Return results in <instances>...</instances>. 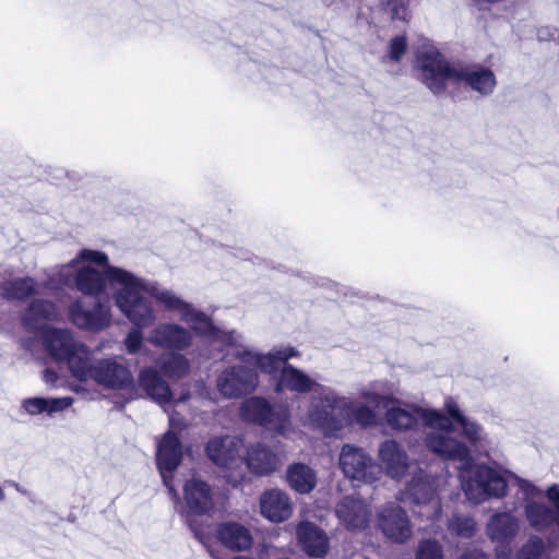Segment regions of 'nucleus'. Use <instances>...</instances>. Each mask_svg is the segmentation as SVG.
Listing matches in <instances>:
<instances>
[{
	"label": "nucleus",
	"instance_id": "1",
	"mask_svg": "<svg viewBox=\"0 0 559 559\" xmlns=\"http://www.w3.org/2000/svg\"><path fill=\"white\" fill-rule=\"evenodd\" d=\"M397 385L388 379L368 382L359 391L361 399L382 406L384 421L397 432L417 430L424 427V441L436 455L460 463L459 477L462 489L474 503L489 498H502L507 493V479L503 473L486 464H473L471 449L454 435L453 419L456 424L464 418L455 399L444 400L445 416L438 409L401 401Z\"/></svg>",
	"mask_w": 559,
	"mask_h": 559
},
{
	"label": "nucleus",
	"instance_id": "2",
	"mask_svg": "<svg viewBox=\"0 0 559 559\" xmlns=\"http://www.w3.org/2000/svg\"><path fill=\"white\" fill-rule=\"evenodd\" d=\"M58 276L60 285L90 298H99L108 283L116 307L132 323L152 325L156 321L154 308L142 296L150 281L110 265L108 255L103 251L82 249L69 263L60 265Z\"/></svg>",
	"mask_w": 559,
	"mask_h": 559
},
{
	"label": "nucleus",
	"instance_id": "3",
	"mask_svg": "<svg viewBox=\"0 0 559 559\" xmlns=\"http://www.w3.org/2000/svg\"><path fill=\"white\" fill-rule=\"evenodd\" d=\"M361 388L362 385L359 389ZM358 396L360 395L358 394ZM359 399L361 400V397ZM377 408H382V406H376L369 401L367 403L353 402L349 397L341 395L335 389L320 384L310 393L307 412L300 421L304 426L319 430L324 436H334L344 428V419L336 412L345 413L347 418L358 426L369 428L378 424Z\"/></svg>",
	"mask_w": 559,
	"mask_h": 559
},
{
	"label": "nucleus",
	"instance_id": "4",
	"mask_svg": "<svg viewBox=\"0 0 559 559\" xmlns=\"http://www.w3.org/2000/svg\"><path fill=\"white\" fill-rule=\"evenodd\" d=\"M417 67L424 83L435 94L443 92L449 84H455L487 96L497 85L496 75L489 68L479 64L452 68L433 46H423L418 50Z\"/></svg>",
	"mask_w": 559,
	"mask_h": 559
},
{
	"label": "nucleus",
	"instance_id": "5",
	"mask_svg": "<svg viewBox=\"0 0 559 559\" xmlns=\"http://www.w3.org/2000/svg\"><path fill=\"white\" fill-rule=\"evenodd\" d=\"M146 294L165 310L177 313L179 319L189 325L187 329L192 334L205 336L211 343H217L226 350L231 345L230 336L238 333L237 330L225 331L216 328L206 313L157 282L150 281L146 286Z\"/></svg>",
	"mask_w": 559,
	"mask_h": 559
},
{
	"label": "nucleus",
	"instance_id": "6",
	"mask_svg": "<svg viewBox=\"0 0 559 559\" xmlns=\"http://www.w3.org/2000/svg\"><path fill=\"white\" fill-rule=\"evenodd\" d=\"M74 366V378L80 381H93L109 390H126L133 386L134 379L131 370L118 357L88 358L82 365Z\"/></svg>",
	"mask_w": 559,
	"mask_h": 559
},
{
	"label": "nucleus",
	"instance_id": "7",
	"mask_svg": "<svg viewBox=\"0 0 559 559\" xmlns=\"http://www.w3.org/2000/svg\"><path fill=\"white\" fill-rule=\"evenodd\" d=\"M240 415L243 420L258 424L284 438H289L295 432L288 407L272 406L266 399L261 396L246 399L241 403Z\"/></svg>",
	"mask_w": 559,
	"mask_h": 559
},
{
	"label": "nucleus",
	"instance_id": "8",
	"mask_svg": "<svg viewBox=\"0 0 559 559\" xmlns=\"http://www.w3.org/2000/svg\"><path fill=\"white\" fill-rule=\"evenodd\" d=\"M338 465L344 476L353 481L372 485L381 479V467L360 447L344 444L341 448Z\"/></svg>",
	"mask_w": 559,
	"mask_h": 559
},
{
	"label": "nucleus",
	"instance_id": "9",
	"mask_svg": "<svg viewBox=\"0 0 559 559\" xmlns=\"http://www.w3.org/2000/svg\"><path fill=\"white\" fill-rule=\"evenodd\" d=\"M70 321L79 329L102 331L111 324V307L100 298L81 297L68 309Z\"/></svg>",
	"mask_w": 559,
	"mask_h": 559
},
{
	"label": "nucleus",
	"instance_id": "10",
	"mask_svg": "<svg viewBox=\"0 0 559 559\" xmlns=\"http://www.w3.org/2000/svg\"><path fill=\"white\" fill-rule=\"evenodd\" d=\"M44 344L48 353L59 361H66L74 377V362L82 365L88 358L90 349L74 338L69 329L49 328L44 333Z\"/></svg>",
	"mask_w": 559,
	"mask_h": 559
},
{
	"label": "nucleus",
	"instance_id": "11",
	"mask_svg": "<svg viewBox=\"0 0 559 559\" xmlns=\"http://www.w3.org/2000/svg\"><path fill=\"white\" fill-rule=\"evenodd\" d=\"M447 483L445 477L431 478L421 469L413 474L412 479L406 484L405 489L401 491L399 499L404 503L415 506L431 504L433 515L439 516L441 508L437 500V495L442 490L441 485Z\"/></svg>",
	"mask_w": 559,
	"mask_h": 559
},
{
	"label": "nucleus",
	"instance_id": "12",
	"mask_svg": "<svg viewBox=\"0 0 559 559\" xmlns=\"http://www.w3.org/2000/svg\"><path fill=\"white\" fill-rule=\"evenodd\" d=\"M182 460L181 442L173 431H166L157 442L156 463L164 485L175 503L180 502V497L173 484V472Z\"/></svg>",
	"mask_w": 559,
	"mask_h": 559
},
{
	"label": "nucleus",
	"instance_id": "13",
	"mask_svg": "<svg viewBox=\"0 0 559 559\" xmlns=\"http://www.w3.org/2000/svg\"><path fill=\"white\" fill-rule=\"evenodd\" d=\"M545 496L550 506L537 500H528L524 503V516L532 530L535 532H546L554 525L559 528V485L549 486ZM559 545V537H558Z\"/></svg>",
	"mask_w": 559,
	"mask_h": 559
},
{
	"label": "nucleus",
	"instance_id": "14",
	"mask_svg": "<svg viewBox=\"0 0 559 559\" xmlns=\"http://www.w3.org/2000/svg\"><path fill=\"white\" fill-rule=\"evenodd\" d=\"M259 385V373L243 365L225 368L216 379L218 392L226 399H238L253 392Z\"/></svg>",
	"mask_w": 559,
	"mask_h": 559
},
{
	"label": "nucleus",
	"instance_id": "15",
	"mask_svg": "<svg viewBox=\"0 0 559 559\" xmlns=\"http://www.w3.org/2000/svg\"><path fill=\"white\" fill-rule=\"evenodd\" d=\"M377 522L383 535L394 543L403 544L412 536L409 519L396 502L380 507L377 511Z\"/></svg>",
	"mask_w": 559,
	"mask_h": 559
},
{
	"label": "nucleus",
	"instance_id": "16",
	"mask_svg": "<svg viewBox=\"0 0 559 559\" xmlns=\"http://www.w3.org/2000/svg\"><path fill=\"white\" fill-rule=\"evenodd\" d=\"M378 465L393 480H402L411 469V460L404 447L393 439H386L378 448Z\"/></svg>",
	"mask_w": 559,
	"mask_h": 559
},
{
	"label": "nucleus",
	"instance_id": "17",
	"mask_svg": "<svg viewBox=\"0 0 559 559\" xmlns=\"http://www.w3.org/2000/svg\"><path fill=\"white\" fill-rule=\"evenodd\" d=\"M230 338L231 345L227 354L241 362L254 365L260 371L270 376L277 373L281 364L273 348L265 354L258 352L247 345L246 338L240 332Z\"/></svg>",
	"mask_w": 559,
	"mask_h": 559
},
{
	"label": "nucleus",
	"instance_id": "18",
	"mask_svg": "<svg viewBox=\"0 0 559 559\" xmlns=\"http://www.w3.org/2000/svg\"><path fill=\"white\" fill-rule=\"evenodd\" d=\"M242 448L243 441L238 437H214L206 444V453L215 465L236 468L243 463Z\"/></svg>",
	"mask_w": 559,
	"mask_h": 559
},
{
	"label": "nucleus",
	"instance_id": "19",
	"mask_svg": "<svg viewBox=\"0 0 559 559\" xmlns=\"http://www.w3.org/2000/svg\"><path fill=\"white\" fill-rule=\"evenodd\" d=\"M148 342L157 347L185 350L193 343V334L176 322L158 323L150 333Z\"/></svg>",
	"mask_w": 559,
	"mask_h": 559
},
{
	"label": "nucleus",
	"instance_id": "20",
	"mask_svg": "<svg viewBox=\"0 0 559 559\" xmlns=\"http://www.w3.org/2000/svg\"><path fill=\"white\" fill-rule=\"evenodd\" d=\"M335 514L347 530L361 531L368 526L371 511L359 497L346 496L336 504Z\"/></svg>",
	"mask_w": 559,
	"mask_h": 559
},
{
	"label": "nucleus",
	"instance_id": "21",
	"mask_svg": "<svg viewBox=\"0 0 559 559\" xmlns=\"http://www.w3.org/2000/svg\"><path fill=\"white\" fill-rule=\"evenodd\" d=\"M260 512L273 523L287 521L293 514V503L287 492L281 489H269L260 496Z\"/></svg>",
	"mask_w": 559,
	"mask_h": 559
},
{
	"label": "nucleus",
	"instance_id": "22",
	"mask_svg": "<svg viewBox=\"0 0 559 559\" xmlns=\"http://www.w3.org/2000/svg\"><path fill=\"white\" fill-rule=\"evenodd\" d=\"M520 527V519L511 511L497 512L489 519L486 525V534L491 542L509 546L519 534Z\"/></svg>",
	"mask_w": 559,
	"mask_h": 559
},
{
	"label": "nucleus",
	"instance_id": "23",
	"mask_svg": "<svg viewBox=\"0 0 559 559\" xmlns=\"http://www.w3.org/2000/svg\"><path fill=\"white\" fill-rule=\"evenodd\" d=\"M183 492L185 501L190 513L189 516L207 514L213 509L214 502L210 486L206 483L192 477L186 481ZM191 521L195 523L191 518H189V523ZM194 525L198 527L197 524Z\"/></svg>",
	"mask_w": 559,
	"mask_h": 559
},
{
	"label": "nucleus",
	"instance_id": "24",
	"mask_svg": "<svg viewBox=\"0 0 559 559\" xmlns=\"http://www.w3.org/2000/svg\"><path fill=\"white\" fill-rule=\"evenodd\" d=\"M321 383H318L301 369L286 364L280 370L274 390L276 393L288 390L290 392L302 394L311 393Z\"/></svg>",
	"mask_w": 559,
	"mask_h": 559
},
{
	"label": "nucleus",
	"instance_id": "25",
	"mask_svg": "<svg viewBox=\"0 0 559 559\" xmlns=\"http://www.w3.org/2000/svg\"><path fill=\"white\" fill-rule=\"evenodd\" d=\"M139 386L145 391L147 396L159 404L165 412L166 405L170 402L171 391L168 383L160 377L154 367L142 369L138 378Z\"/></svg>",
	"mask_w": 559,
	"mask_h": 559
},
{
	"label": "nucleus",
	"instance_id": "26",
	"mask_svg": "<svg viewBox=\"0 0 559 559\" xmlns=\"http://www.w3.org/2000/svg\"><path fill=\"white\" fill-rule=\"evenodd\" d=\"M216 535L223 546L234 551L248 550L253 543L249 528L234 521L221 523Z\"/></svg>",
	"mask_w": 559,
	"mask_h": 559
},
{
	"label": "nucleus",
	"instance_id": "27",
	"mask_svg": "<svg viewBox=\"0 0 559 559\" xmlns=\"http://www.w3.org/2000/svg\"><path fill=\"white\" fill-rule=\"evenodd\" d=\"M58 310L56 306L45 299H35L22 314L23 326L32 332L41 330L47 322L56 320Z\"/></svg>",
	"mask_w": 559,
	"mask_h": 559
},
{
	"label": "nucleus",
	"instance_id": "28",
	"mask_svg": "<svg viewBox=\"0 0 559 559\" xmlns=\"http://www.w3.org/2000/svg\"><path fill=\"white\" fill-rule=\"evenodd\" d=\"M297 536L302 549L310 556L322 558L329 550L325 533L309 522H302L297 527Z\"/></svg>",
	"mask_w": 559,
	"mask_h": 559
},
{
	"label": "nucleus",
	"instance_id": "29",
	"mask_svg": "<svg viewBox=\"0 0 559 559\" xmlns=\"http://www.w3.org/2000/svg\"><path fill=\"white\" fill-rule=\"evenodd\" d=\"M246 463L253 473L267 475L280 466L281 460L265 444L257 442L247 449Z\"/></svg>",
	"mask_w": 559,
	"mask_h": 559
},
{
	"label": "nucleus",
	"instance_id": "30",
	"mask_svg": "<svg viewBox=\"0 0 559 559\" xmlns=\"http://www.w3.org/2000/svg\"><path fill=\"white\" fill-rule=\"evenodd\" d=\"M74 402L71 396L63 397H28L22 402V408L31 416L46 414L52 416L69 408Z\"/></svg>",
	"mask_w": 559,
	"mask_h": 559
},
{
	"label": "nucleus",
	"instance_id": "31",
	"mask_svg": "<svg viewBox=\"0 0 559 559\" xmlns=\"http://www.w3.org/2000/svg\"><path fill=\"white\" fill-rule=\"evenodd\" d=\"M286 477L290 488L299 493H309L317 485L316 472L304 463L290 465Z\"/></svg>",
	"mask_w": 559,
	"mask_h": 559
},
{
	"label": "nucleus",
	"instance_id": "32",
	"mask_svg": "<svg viewBox=\"0 0 559 559\" xmlns=\"http://www.w3.org/2000/svg\"><path fill=\"white\" fill-rule=\"evenodd\" d=\"M37 286L32 277L8 280L0 285V296L7 300H22L35 294Z\"/></svg>",
	"mask_w": 559,
	"mask_h": 559
},
{
	"label": "nucleus",
	"instance_id": "33",
	"mask_svg": "<svg viewBox=\"0 0 559 559\" xmlns=\"http://www.w3.org/2000/svg\"><path fill=\"white\" fill-rule=\"evenodd\" d=\"M516 559H549L546 540L539 535L531 534L516 551Z\"/></svg>",
	"mask_w": 559,
	"mask_h": 559
},
{
	"label": "nucleus",
	"instance_id": "34",
	"mask_svg": "<svg viewBox=\"0 0 559 559\" xmlns=\"http://www.w3.org/2000/svg\"><path fill=\"white\" fill-rule=\"evenodd\" d=\"M160 368L169 378H182L189 371V360L181 354L170 353L163 357Z\"/></svg>",
	"mask_w": 559,
	"mask_h": 559
},
{
	"label": "nucleus",
	"instance_id": "35",
	"mask_svg": "<svg viewBox=\"0 0 559 559\" xmlns=\"http://www.w3.org/2000/svg\"><path fill=\"white\" fill-rule=\"evenodd\" d=\"M457 425L461 427L462 435L464 436V438L473 447L478 448L484 445L486 435L484 432L483 427L478 423L465 416L464 418H461Z\"/></svg>",
	"mask_w": 559,
	"mask_h": 559
},
{
	"label": "nucleus",
	"instance_id": "36",
	"mask_svg": "<svg viewBox=\"0 0 559 559\" xmlns=\"http://www.w3.org/2000/svg\"><path fill=\"white\" fill-rule=\"evenodd\" d=\"M450 533L461 538H471L476 531V523L468 515L454 514L448 523Z\"/></svg>",
	"mask_w": 559,
	"mask_h": 559
},
{
	"label": "nucleus",
	"instance_id": "37",
	"mask_svg": "<svg viewBox=\"0 0 559 559\" xmlns=\"http://www.w3.org/2000/svg\"><path fill=\"white\" fill-rule=\"evenodd\" d=\"M134 328H132L127 336L123 340V347L129 355L140 354L143 349V328H147L148 325H138L135 323Z\"/></svg>",
	"mask_w": 559,
	"mask_h": 559
},
{
	"label": "nucleus",
	"instance_id": "38",
	"mask_svg": "<svg viewBox=\"0 0 559 559\" xmlns=\"http://www.w3.org/2000/svg\"><path fill=\"white\" fill-rule=\"evenodd\" d=\"M443 551L441 545L431 539L423 540L418 545L416 559H442Z\"/></svg>",
	"mask_w": 559,
	"mask_h": 559
},
{
	"label": "nucleus",
	"instance_id": "39",
	"mask_svg": "<svg viewBox=\"0 0 559 559\" xmlns=\"http://www.w3.org/2000/svg\"><path fill=\"white\" fill-rule=\"evenodd\" d=\"M406 48L407 44L405 36H396L392 38L390 41L388 57L390 58V60L397 62L405 53Z\"/></svg>",
	"mask_w": 559,
	"mask_h": 559
},
{
	"label": "nucleus",
	"instance_id": "40",
	"mask_svg": "<svg viewBox=\"0 0 559 559\" xmlns=\"http://www.w3.org/2000/svg\"><path fill=\"white\" fill-rule=\"evenodd\" d=\"M280 364L286 365V362L295 357H299L300 353L293 346L282 345L273 347Z\"/></svg>",
	"mask_w": 559,
	"mask_h": 559
},
{
	"label": "nucleus",
	"instance_id": "41",
	"mask_svg": "<svg viewBox=\"0 0 559 559\" xmlns=\"http://www.w3.org/2000/svg\"><path fill=\"white\" fill-rule=\"evenodd\" d=\"M519 491L523 495L525 503L528 500H535L540 495V490L532 483L525 479L519 480Z\"/></svg>",
	"mask_w": 559,
	"mask_h": 559
},
{
	"label": "nucleus",
	"instance_id": "42",
	"mask_svg": "<svg viewBox=\"0 0 559 559\" xmlns=\"http://www.w3.org/2000/svg\"><path fill=\"white\" fill-rule=\"evenodd\" d=\"M190 527L193 531L195 538H198V540L207 548L210 556L213 559H222L221 556L207 545L209 534L202 528L197 527L192 521L190 522Z\"/></svg>",
	"mask_w": 559,
	"mask_h": 559
},
{
	"label": "nucleus",
	"instance_id": "43",
	"mask_svg": "<svg viewBox=\"0 0 559 559\" xmlns=\"http://www.w3.org/2000/svg\"><path fill=\"white\" fill-rule=\"evenodd\" d=\"M168 431H173L176 436L177 432H180L186 427V423L183 421V419L180 416H178L175 412L168 414Z\"/></svg>",
	"mask_w": 559,
	"mask_h": 559
},
{
	"label": "nucleus",
	"instance_id": "44",
	"mask_svg": "<svg viewBox=\"0 0 559 559\" xmlns=\"http://www.w3.org/2000/svg\"><path fill=\"white\" fill-rule=\"evenodd\" d=\"M461 559H488V558L483 551H480L478 549H474V550H469V551H466L465 554H463Z\"/></svg>",
	"mask_w": 559,
	"mask_h": 559
},
{
	"label": "nucleus",
	"instance_id": "45",
	"mask_svg": "<svg viewBox=\"0 0 559 559\" xmlns=\"http://www.w3.org/2000/svg\"><path fill=\"white\" fill-rule=\"evenodd\" d=\"M496 559H514L508 546H502L496 550Z\"/></svg>",
	"mask_w": 559,
	"mask_h": 559
},
{
	"label": "nucleus",
	"instance_id": "46",
	"mask_svg": "<svg viewBox=\"0 0 559 559\" xmlns=\"http://www.w3.org/2000/svg\"><path fill=\"white\" fill-rule=\"evenodd\" d=\"M43 379L47 384H52L57 380V374L53 371L47 369L44 371Z\"/></svg>",
	"mask_w": 559,
	"mask_h": 559
},
{
	"label": "nucleus",
	"instance_id": "47",
	"mask_svg": "<svg viewBox=\"0 0 559 559\" xmlns=\"http://www.w3.org/2000/svg\"><path fill=\"white\" fill-rule=\"evenodd\" d=\"M405 15H406V9L403 5H401L400 8H395L392 12V16L394 19L403 20V19H405Z\"/></svg>",
	"mask_w": 559,
	"mask_h": 559
},
{
	"label": "nucleus",
	"instance_id": "48",
	"mask_svg": "<svg viewBox=\"0 0 559 559\" xmlns=\"http://www.w3.org/2000/svg\"><path fill=\"white\" fill-rule=\"evenodd\" d=\"M189 396L187 394L182 395L180 399L175 401L176 405H179L180 403L185 402Z\"/></svg>",
	"mask_w": 559,
	"mask_h": 559
},
{
	"label": "nucleus",
	"instance_id": "49",
	"mask_svg": "<svg viewBox=\"0 0 559 559\" xmlns=\"http://www.w3.org/2000/svg\"><path fill=\"white\" fill-rule=\"evenodd\" d=\"M59 267H60V266H58V267L55 270V272H53V276H55L56 278H52V282H57V284H60V283H59V276H58V269H59Z\"/></svg>",
	"mask_w": 559,
	"mask_h": 559
},
{
	"label": "nucleus",
	"instance_id": "50",
	"mask_svg": "<svg viewBox=\"0 0 559 559\" xmlns=\"http://www.w3.org/2000/svg\"><path fill=\"white\" fill-rule=\"evenodd\" d=\"M5 499V493L2 489V487L0 486V501L4 500Z\"/></svg>",
	"mask_w": 559,
	"mask_h": 559
},
{
	"label": "nucleus",
	"instance_id": "51",
	"mask_svg": "<svg viewBox=\"0 0 559 559\" xmlns=\"http://www.w3.org/2000/svg\"><path fill=\"white\" fill-rule=\"evenodd\" d=\"M17 488V491L22 492V493H26L24 490H22L21 488H19V486H16Z\"/></svg>",
	"mask_w": 559,
	"mask_h": 559
},
{
	"label": "nucleus",
	"instance_id": "52",
	"mask_svg": "<svg viewBox=\"0 0 559 559\" xmlns=\"http://www.w3.org/2000/svg\"><path fill=\"white\" fill-rule=\"evenodd\" d=\"M539 38H544V35L542 32H539V35H538Z\"/></svg>",
	"mask_w": 559,
	"mask_h": 559
}]
</instances>
